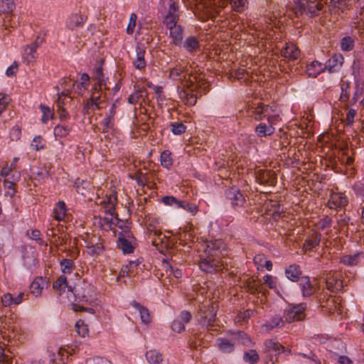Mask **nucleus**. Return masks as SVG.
Wrapping results in <instances>:
<instances>
[{
	"instance_id": "nucleus-4",
	"label": "nucleus",
	"mask_w": 364,
	"mask_h": 364,
	"mask_svg": "<svg viewBox=\"0 0 364 364\" xmlns=\"http://www.w3.org/2000/svg\"><path fill=\"white\" fill-rule=\"evenodd\" d=\"M68 90L58 94V100L55 101L56 111L61 122H65L70 118L68 110L73 107V100L70 96Z\"/></svg>"
},
{
	"instance_id": "nucleus-10",
	"label": "nucleus",
	"mask_w": 364,
	"mask_h": 364,
	"mask_svg": "<svg viewBox=\"0 0 364 364\" xmlns=\"http://www.w3.org/2000/svg\"><path fill=\"white\" fill-rule=\"evenodd\" d=\"M20 178V173L13 164H6L0 173V181H9L16 183Z\"/></svg>"
},
{
	"instance_id": "nucleus-59",
	"label": "nucleus",
	"mask_w": 364,
	"mask_h": 364,
	"mask_svg": "<svg viewBox=\"0 0 364 364\" xmlns=\"http://www.w3.org/2000/svg\"><path fill=\"white\" fill-rule=\"evenodd\" d=\"M354 46V41L349 36L344 37L342 38L341 42V47L343 50H350Z\"/></svg>"
},
{
	"instance_id": "nucleus-14",
	"label": "nucleus",
	"mask_w": 364,
	"mask_h": 364,
	"mask_svg": "<svg viewBox=\"0 0 364 364\" xmlns=\"http://www.w3.org/2000/svg\"><path fill=\"white\" fill-rule=\"evenodd\" d=\"M115 105L113 104L110 109L109 113L107 115L103 120L97 124V129L101 132H108L114 127V117L115 115Z\"/></svg>"
},
{
	"instance_id": "nucleus-37",
	"label": "nucleus",
	"mask_w": 364,
	"mask_h": 364,
	"mask_svg": "<svg viewBox=\"0 0 364 364\" xmlns=\"http://www.w3.org/2000/svg\"><path fill=\"white\" fill-rule=\"evenodd\" d=\"M236 343L232 341V338L229 341L227 338L218 339V346L221 351L225 353H230L233 352L235 349V345Z\"/></svg>"
},
{
	"instance_id": "nucleus-26",
	"label": "nucleus",
	"mask_w": 364,
	"mask_h": 364,
	"mask_svg": "<svg viewBox=\"0 0 364 364\" xmlns=\"http://www.w3.org/2000/svg\"><path fill=\"white\" fill-rule=\"evenodd\" d=\"M299 286L304 296H310L316 291L314 284L311 283L309 277H301L299 279Z\"/></svg>"
},
{
	"instance_id": "nucleus-30",
	"label": "nucleus",
	"mask_w": 364,
	"mask_h": 364,
	"mask_svg": "<svg viewBox=\"0 0 364 364\" xmlns=\"http://www.w3.org/2000/svg\"><path fill=\"white\" fill-rule=\"evenodd\" d=\"M302 274L301 267L297 264H291L285 269L287 278L292 282L299 281Z\"/></svg>"
},
{
	"instance_id": "nucleus-55",
	"label": "nucleus",
	"mask_w": 364,
	"mask_h": 364,
	"mask_svg": "<svg viewBox=\"0 0 364 364\" xmlns=\"http://www.w3.org/2000/svg\"><path fill=\"white\" fill-rule=\"evenodd\" d=\"M75 328L77 334L81 337H85L87 335H88V327L86 324H85L83 321L79 320L77 321L75 323Z\"/></svg>"
},
{
	"instance_id": "nucleus-41",
	"label": "nucleus",
	"mask_w": 364,
	"mask_h": 364,
	"mask_svg": "<svg viewBox=\"0 0 364 364\" xmlns=\"http://www.w3.org/2000/svg\"><path fill=\"white\" fill-rule=\"evenodd\" d=\"M84 23V18L79 14H74L69 17L67 21V26L73 30L77 27L81 26Z\"/></svg>"
},
{
	"instance_id": "nucleus-9",
	"label": "nucleus",
	"mask_w": 364,
	"mask_h": 364,
	"mask_svg": "<svg viewBox=\"0 0 364 364\" xmlns=\"http://www.w3.org/2000/svg\"><path fill=\"white\" fill-rule=\"evenodd\" d=\"M93 293V287L90 284L82 282L75 287V296L80 301H91Z\"/></svg>"
},
{
	"instance_id": "nucleus-52",
	"label": "nucleus",
	"mask_w": 364,
	"mask_h": 364,
	"mask_svg": "<svg viewBox=\"0 0 364 364\" xmlns=\"http://www.w3.org/2000/svg\"><path fill=\"white\" fill-rule=\"evenodd\" d=\"M68 286L67 278L64 275H60L53 283V287L60 294L61 291Z\"/></svg>"
},
{
	"instance_id": "nucleus-19",
	"label": "nucleus",
	"mask_w": 364,
	"mask_h": 364,
	"mask_svg": "<svg viewBox=\"0 0 364 364\" xmlns=\"http://www.w3.org/2000/svg\"><path fill=\"white\" fill-rule=\"evenodd\" d=\"M184 75L192 76L191 74L187 73L186 65H177L174 68H171L169 72V78L173 80L180 81V85H181V82L184 80ZM191 78H193L191 77Z\"/></svg>"
},
{
	"instance_id": "nucleus-34",
	"label": "nucleus",
	"mask_w": 364,
	"mask_h": 364,
	"mask_svg": "<svg viewBox=\"0 0 364 364\" xmlns=\"http://www.w3.org/2000/svg\"><path fill=\"white\" fill-rule=\"evenodd\" d=\"M343 60V58L341 55H333L328 59L324 67L325 68H327L330 73L335 72L338 68L342 66Z\"/></svg>"
},
{
	"instance_id": "nucleus-27",
	"label": "nucleus",
	"mask_w": 364,
	"mask_h": 364,
	"mask_svg": "<svg viewBox=\"0 0 364 364\" xmlns=\"http://www.w3.org/2000/svg\"><path fill=\"white\" fill-rule=\"evenodd\" d=\"M326 288L331 291H338L343 289L342 281L338 274H329L326 281Z\"/></svg>"
},
{
	"instance_id": "nucleus-58",
	"label": "nucleus",
	"mask_w": 364,
	"mask_h": 364,
	"mask_svg": "<svg viewBox=\"0 0 364 364\" xmlns=\"http://www.w3.org/2000/svg\"><path fill=\"white\" fill-rule=\"evenodd\" d=\"M60 267L63 273L70 274L73 270V262L68 259H63L60 262Z\"/></svg>"
},
{
	"instance_id": "nucleus-49",
	"label": "nucleus",
	"mask_w": 364,
	"mask_h": 364,
	"mask_svg": "<svg viewBox=\"0 0 364 364\" xmlns=\"http://www.w3.org/2000/svg\"><path fill=\"white\" fill-rule=\"evenodd\" d=\"M15 9L14 0H0V11L3 13H11Z\"/></svg>"
},
{
	"instance_id": "nucleus-31",
	"label": "nucleus",
	"mask_w": 364,
	"mask_h": 364,
	"mask_svg": "<svg viewBox=\"0 0 364 364\" xmlns=\"http://www.w3.org/2000/svg\"><path fill=\"white\" fill-rule=\"evenodd\" d=\"M89 100L105 107L106 105V94L102 90V87L95 85L92 90Z\"/></svg>"
},
{
	"instance_id": "nucleus-15",
	"label": "nucleus",
	"mask_w": 364,
	"mask_h": 364,
	"mask_svg": "<svg viewBox=\"0 0 364 364\" xmlns=\"http://www.w3.org/2000/svg\"><path fill=\"white\" fill-rule=\"evenodd\" d=\"M48 279L43 277H37L30 285V291L35 296H38L41 294L43 289L48 288Z\"/></svg>"
},
{
	"instance_id": "nucleus-63",
	"label": "nucleus",
	"mask_w": 364,
	"mask_h": 364,
	"mask_svg": "<svg viewBox=\"0 0 364 364\" xmlns=\"http://www.w3.org/2000/svg\"><path fill=\"white\" fill-rule=\"evenodd\" d=\"M4 188V194L6 196H9L12 197L15 193V185L16 183L9 181H3Z\"/></svg>"
},
{
	"instance_id": "nucleus-47",
	"label": "nucleus",
	"mask_w": 364,
	"mask_h": 364,
	"mask_svg": "<svg viewBox=\"0 0 364 364\" xmlns=\"http://www.w3.org/2000/svg\"><path fill=\"white\" fill-rule=\"evenodd\" d=\"M39 108L42 112L41 122L46 123L48 120L52 119L54 117L53 109L44 105H40Z\"/></svg>"
},
{
	"instance_id": "nucleus-24",
	"label": "nucleus",
	"mask_w": 364,
	"mask_h": 364,
	"mask_svg": "<svg viewBox=\"0 0 364 364\" xmlns=\"http://www.w3.org/2000/svg\"><path fill=\"white\" fill-rule=\"evenodd\" d=\"M145 49L139 46L136 48V56L133 59L132 63L136 69L141 70L145 68L146 63L144 58Z\"/></svg>"
},
{
	"instance_id": "nucleus-38",
	"label": "nucleus",
	"mask_w": 364,
	"mask_h": 364,
	"mask_svg": "<svg viewBox=\"0 0 364 364\" xmlns=\"http://www.w3.org/2000/svg\"><path fill=\"white\" fill-rule=\"evenodd\" d=\"M146 92V90L143 87H137L134 92L128 97V102L131 105L137 104L143 99L144 94Z\"/></svg>"
},
{
	"instance_id": "nucleus-7",
	"label": "nucleus",
	"mask_w": 364,
	"mask_h": 364,
	"mask_svg": "<svg viewBox=\"0 0 364 364\" xmlns=\"http://www.w3.org/2000/svg\"><path fill=\"white\" fill-rule=\"evenodd\" d=\"M180 0H161V4L166 15L164 21L169 20H179L180 10H179Z\"/></svg>"
},
{
	"instance_id": "nucleus-56",
	"label": "nucleus",
	"mask_w": 364,
	"mask_h": 364,
	"mask_svg": "<svg viewBox=\"0 0 364 364\" xmlns=\"http://www.w3.org/2000/svg\"><path fill=\"white\" fill-rule=\"evenodd\" d=\"M350 0H331V6L337 8L343 12L345 9L348 8Z\"/></svg>"
},
{
	"instance_id": "nucleus-44",
	"label": "nucleus",
	"mask_w": 364,
	"mask_h": 364,
	"mask_svg": "<svg viewBox=\"0 0 364 364\" xmlns=\"http://www.w3.org/2000/svg\"><path fill=\"white\" fill-rule=\"evenodd\" d=\"M360 256L361 253H357L353 255H345L341 258L340 262L346 265L355 266L358 264Z\"/></svg>"
},
{
	"instance_id": "nucleus-28",
	"label": "nucleus",
	"mask_w": 364,
	"mask_h": 364,
	"mask_svg": "<svg viewBox=\"0 0 364 364\" xmlns=\"http://www.w3.org/2000/svg\"><path fill=\"white\" fill-rule=\"evenodd\" d=\"M130 305L139 311L142 323L148 324L151 321V317L147 308L136 301H132L130 303Z\"/></svg>"
},
{
	"instance_id": "nucleus-35",
	"label": "nucleus",
	"mask_w": 364,
	"mask_h": 364,
	"mask_svg": "<svg viewBox=\"0 0 364 364\" xmlns=\"http://www.w3.org/2000/svg\"><path fill=\"white\" fill-rule=\"evenodd\" d=\"M183 48L188 53L196 52L200 48L199 41L194 36H189L185 40Z\"/></svg>"
},
{
	"instance_id": "nucleus-22",
	"label": "nucleus",
	"mask_w": 364,
	"mask_h": 364,
	"mask_svg": "<svg viewBox=\"0 0 364 364\" xmlns=\"http://www.w3.org/2000/svg\"><path fill=\"white\" fill-rule=\"evenodd\" d=\"M321 234L316 231L312 232L305 240L303 245L304 251H311L318 246L321 241Z\"/></svg>"
},
{
	"instance_id": "nucleus-45",
	"label": "nucleus",
	"mask_w": 364,
	"mask_h": 364,
	"mask_svg": "<svg viewBox=\"0 0 364 364\" xmlns=\"http://www.w3.org/2000/svg\"><path fill=\"white\" fill-rule=\"evenodd\" d=\"M161 164L163 167L169 168L173 164L171 153L168 150H164L161 152L160 156Z\"/></svg>"
},
{
	"instance_id": "nucleus-40",
	"label": "nucleus",
	"mask_w": 364,
	"mask_h": 364,
	"mask_svg": "<svg viewBox=\"0 0 364 364\" xmlns=\"http://www.w3.org/2000/svg\"><path fill=\"white\" fill-rule=\"evenodd\" d=\"M104 108L103 106L100 104L92 102L90 100H87V101L84 103L82 112L84 114H91L94 113L96 110H100Z\"/></svg>"
},
{
	"instance_id": "nucleus-43",
	"label": "nucleus",
	"mask_w": 364,
	"mask_h": 364,
	"mask_svg": "<svg viewBox=\"0 0 364 364\" xmlns=\"http://www.w3.org/2000/svg\"><path fill=\"white\" fill-rule=\"evenodd\" d=\"M255 314V311L252 309H247L242 312H240L235 317V323L242 325L246 323L250 318L252 316Z\"/></svg>"
},
{
	"instance_id": "nucleus-61",
	"label": "nucleus",
	"mask_w": 364,
	"mask_h": 364,
	"mask_svg": "<svg viewBox=\"0 0 364 364\" xmlns=\"http://www.w3.org/2000/svg\"><path fill=\"white\" fill-rule=\"evenodd\" d=\"M171 130L174 134H181L186 130V127L181 122H173L170 124Z\"/></svg>"
},
{
	"instance_id": "nucleus-29",
	"label": "nucleus",
	"mask_w": 364,
	"mask_h": 364,
	"mask_svg": "<svg viewBox=\"0 0 364 364\" xmlns=\"http://www.w3.org/2000/svg\"><path fill=\"white\" fill-rule=\"evenodd\" d=\"M138 262L131 261L129 264L123 265L119 274V277H133L137 274V267Z\"/></svg>"
},
{
	"instance_id": "nucleus-21",
	"label": "nucleus",
	"mask_w": 364,
	"mask_h": 364,
	"mask_svg": "<svg viewBox=\"0 0 364 364\" xmlns=\"http://www.w3.org/2000/svg\"><path fill=\"white\" fill-rule=\"evenodd\" d=\"M278 120H272V122H268V124L264 123H259L255 127V132L259 137H265L267 136H271L274 132V124Z\"/></svg>"
},
{
	"instance_id": "nucleus-1",
	"label": "nucleus",
	"mask_w": 364,
	"mask_h": 364,
	"mask_svg": "<svg viewBox=\"0 0 364 364\" xmlns=\"http://www.w3.org/2000/svg\"><path fill=\"white\" fill-rule=\"evenodd\" d=\"M203 254L200 255L199 268L207 273H217L225 268L223 260L224 242L221 240L206 241L201 244Z\"/></svg>"
},
{
	"instance_id": "nucleus-60",
	"label": "nucleus",
	"mask_w": 364,
	"mask_h": 364,
	"mask_svg": "<svg viewBox=\"0 0 364 364\" xmlns=\"http://www.w3.org/2000/svg\"><path fill=\"white\" fill-rule=\"evenodd\" d=\"M284 325L283 319L279 316L274 317L271 321L264 325L267 330H272L274 328L282 326Z\"/></svg>"
},
{
	"instance_id": "nucleus-6",
	"label": "nucleus",
	"mask_w": 364,
	"mask_h": 364,
	"mask_svg": "<svg viewBox=\"0 0 364 364\" xmlns=\"http://www.w3.org/2000/svg\"><path fill=\"white\" fill-rule=\"evenodd\" d=\"M179 20H169L164 21L166 28L169 31V37L171 38V43L175 46H181L183 38V27L178 24Z\"/></svg>"
},
{
	"instance_id": "nucleus-20",
	"label": "nucleus",
	"mask_w": 364,
	"mask_h": 364,
	"mask_svg": "<svg viewBox=\"0 0 364 364\" xmlns=\"http://www.w3.org/2000/svg\"><path fill=\"white\" fill-rule=\"evenodd\" d=\"M281 54L289 60H295L299 58L301 53L296 45L289 43H286L285 47L282 49Z\"/></svg>"
},
{
	"instance_id": "nucleus-12",
	"label": "nucleus",
	"mask_w": 364,
	"mask_h": 364,
	"mask_svg": "<svg viewBox=\"0 0 364 364\" xmlns=\"http://www.w3.org/2000/svg\"><path fill=\"white\" fill-rule=\"evenodd\" d=\"M348 203V198L343 193L333 192L328 201V205L331 209H338L345 207Z\"/></svg>"
},
{
	"instance_id": "nucleus-33",
	"label": "nucleus",
	"mask_w": 364,
	"mask_h": 364,
	"mask_svg": "<svg viewBox=\"0 0 364 364\" xmlns=\"http://www.w3.org/2000/svg\"><path fill=\"white\" fill-rule=\"evenodd\" d=\"M232 340L235 341L236 344L241 343L245 346H252L254 343L251 338L243 331H237L232 333Z\"/></svg>"
},
{
	"instance_id": "nucleus-51",
	"label": "nucleus",
	"mask_w": 364,
	"mask_h": 364,
	"mask_svg": "<svg viewBox=\"0 0 364 364\" xmlns=\"http://www.w3.org/2000/svg\"><path fill=\"white\" fill-rule=\"evenodd\" d=\"M264 346L266 352H270L272 350L279 351L281 350H283L284 348V346H282L280 343H279L278 342H275L272 339L265 341Z\"/></svg>"
},
{
	"instance_id": "nucleus-53",
	"label": "nucleus",
	"mask_w": 364,
	"mask_h": 364,
	"mask_svg": "<svg viewBox=\"0 0 364 364\" xmlns=\"http://www.w3.org/2000/svg\"><path fill=\"white\" fill-rule=\"evenodd\" d=\"M232 9L237 12H242L247 7V0H230Z\"/></svg>"
},
{
	"instance_id": "nucleus-36",
	"label": "nucleus",
	"mask_w": 364,
	"mask_h": 364,
	"mask_svg": "<svg viewBox=\"0 0 364 364\" xmlns=\"http://www.w3.org/2000/svg\"><path fill=\"white\" fill-rule=\"evenodd\" d=\"M149 238L151 240V243L154 246H158L163 242L162 233L160 230L156 228H147Z\"/></svg>"
},
{
	"instance_id": "nucleus-18",
	"label": "nucleus",
	"mask_w": 364,
	"mask_h": 364,
	"mask_svg": "<svg viewBox=\"0 0 364 364\" xmlns=\"http://www.w3.org/2000/svg\"><path fill=\"white\" fill-rule=\"evenodd\" d=\"M245 288L252 294L263 293L264 291L263 284L255 277H250L246 280Z\"/></svg>"
},
{
	"instance_id": "nucleus-17",
	"label": "nucleus",
	"mask_w": 364,
	"mask_h": 364,
	"mask_svg": "<svg viewBox=\"0 0 364 364\" xmlns=\"http://www.w3.org/2000/svg\"><path fill=\"white\" fill-rule=\"evenodd\" d=\"M102 203L106 213H108L112 216L117 215L115 211V206L117 203V196L116 191H112L109 195H107Z\"/></svg>"
},
{
	"instance_id": "nucleus-50",
	"label": "nucleus",
	"mask_w": 364,
	"mask_h": 364,
	"mask_svg": "<svg viewBox=\"0 0 364 364\" xmlns=\"http://www.w3.org/2000/svg\"><path fill=\"white\" fill-rule=\"evenodd\" d=\"M243 359L250 364H255L259 359V356L255 350H250L244 353Z\"/></svg>"
},
{
	"instance_id": "nucleus-23",
	"label": "nucleus",
	"mask_w": 364,
	"mask_h": 364,
	"mask_svg": "<svg viewBox=\"0 0 364 364\" xmlns=\"http://www.w3.org/2000/svg\"><path fill=\"white\" fill-rule=\"evenodd\" d=\"M228 198L235 208L242 207L245 203V198L241 192L237 189L231 188L228 192Z\"/></svg>"
},
{
	"instance_id": "nucleus-5",
	"label": "nucleus",
	"mask_w": 364,
	"mask_h": 364,
	"mask_svg": "<svg viewBox=\"0 0 364 364\" xmlns=\"http://www.w3.org/2000/svg\"><path fill=\"white\" fill-rule=\"evenodd\" d=\"M252 115L257 121H260L264 118H267L268 122L272 120H279V116L276 113L273 107L268 105H264L262 102H259L257 105L254 104L251 107Z\"/></svg>"
},
{
	"instance_id": "nucleus-3",
	"label": "nucleus",
	"mask_w": 364,
	"mask_h": 364,
	"mask_svg": "<svg viewBox=\"0 0 364 364\" xmlns=\"http://www.w3.org/2000/svg\"><path fill=\"white\" fill-rule=\"evenodd\" d=\"M197 10L201 11L208 18H215L220 15L223 8L228 4L227 0H195Z\"/></svg>"
},
{
	"instance_id": "nucleus-48",
	"label": "nucleus",
	"mask_w": 364,
	"mask_h": 364,
	"mask_svg": "<svg viewBox=\"0 0 364 364\" xmlns=\"http://www.w3.org/2000/svg\"><path fill=\"white\" fill-rule=\"evenodd\" d=\"M117 246L124 253H131L134 250V247L131 242L124 237H119Z\"/></svg>"
},
{
	"instance_id": "nucleus-46",
	"label": "nucleus",
	"mask_w": 364,
	"mask_h": 364,
	"mask_svg": "<svg viewBox=\"0 0 364 364\" xmlns=\"http://www.w3.org/2000/svg\"><path fill=\"white\" fill-rule=\"evenodd\" d=\"M146 358L150 364H156L162 361V355L155 350H151L146 353Z\"/></svg>"
},
{
	"instance_id": "nucleus-57",
	"label": "nucleus",
	"mask_w": 364,
	"mask_h": 364,
	"mask_svg": "<svg viewBox=\"0 0 364 364\" xmlns=\"http://www.w3.org/2000/svg\"><path fill=\"white\" fill-rule=\"evenodd\" d=\"M5 345L0 343V364H10L11 356L6 352Z\"/></svg>"
},
{
	"instance_id": "nucleus-25",
	"label": "nucleus",
	"mask_w": 364,
	"mask_h": 364,
	"mask_svg": "<svg viewBox=\"0 0 364 364\" xmlns=\"http://www.w3.org/2000/svg\"><path fill=\"white\" fill-rule=\"evenodd\" d=\"M86 247L88 250V253L91 255H99L104 250V247L100 239L97 238L96 237H92L87 242Z\"/></svg>"
},
{
	"instance_id": "nucleus-2",
	"label": "nucleus",
	"mask_w": 364,
	"mask_h": 364,
	"mask_svg": "<svg viewBox=\"0 0 364 364\" xmlns=\"http://www.w3.org/2000/svg\"><path fill=\"white\" fill-rule=\"evenodd\" d=\"M195 77L184 75L181 85H178L179 97L182 102L188 106L196 105L198 99V85L194 81Z\"/></svg>"
},
{
	"instance_id": "nucleus-64",
	"label": "nucleus",
	"mask_w": 364,
	"mask_h": 364,
	"mask_svg": "<svg viewBox=\"0 0 364 364\" xmlns=\"http://www.w3.org/2000/svg\"><path fill=\"white\" fill-rule=\"evenodd\" d=\"M349 85L347 82H343L341 85V93L340 100L341 102H347L350 97Z\"/></svg>"
},
{
	"instance_id": "nucleus-16",
	"label": "nucleus",
	"mask_w": 364,
	"mask_h": 364,
	"mask_svg": "<svg viewBox=\"0 0 364 364\" xmlns=\"http://www.w3.org/2000/svg\"><path fill=\"white\" fill-rule=\"evenodd\" d=\"M200 316L203 323L208 326H212L216 317V307L214 304L204 306V309H200Z\"/></svg>"
},
{
	"instance_id": "nucleus-8",
	"label": "nucleus",
	"mask_w": 364,
	"mask_h": 364,
	"mask_svg": "<svg viewBox=\"0 0 364 364\" xmlns=\"http://www.w3.org/2000/svg\"><path fill=\"white\" fill-rule=\"evenodd\" d=\"M306 306L304 304H300L294 306L289 307L284 312V318L287 323L302 321L306 317Z\"/></svg>"
},
{
	"instance_id": "nucleus-39",
	"label": "nucleus",
	"mask_w": 364,
	"mask_h": 364,
	"mask_svg": "<svg viewBox=\"0 0 364 364\" xmlns=\"http://www.w3.org/2000/svg\"><path fill=\"white\" fill-rule=\"evenodd\" d=\"M67 208L63 201H59L56 203L53 210L54 218L56 220L61 221L65 218Z\"/></svg>"
},
{
	"instance_id": "nucleus-13",
	"label": "nucleus",
	"mask_w": 364,
	"mask_h": 364,
	"mask_svg": "<svg viewBox=\"0 0 364 364\" xmlns=\"http://www.w3.org/2000/svg\"><path fill=\"white\" fill-rule=\"evenodd\" d=\"M38 44L36 42H33L24 48L23 53L22 55L23 63H25L27 65H30L33 64L36 62L38 58Z\"/></svg>"
},
{
	"instance_id": "nucleus-42",
	"label": "nucleus",
	"mask_w": 364,
	"mask_h": 364,
	"mask_svg": "<svg viewBox=\"0 0 364 364\" xmlns=\"http://www.w3.org/2000/svg\"><path fill=\"white\" fill-rule=\"evenodd\" d=\"M72 127L65 124H58L54 127L53 134L55 137L64 138L68 136Z\"/></svg>"
},
{
	"instance_id": "nucleus-62",
	"label": "nucleus",
	"mask_w": 364,
	"mask_h": 364,
	"mask_svg": "<svg viewBox=\"0 0 364 364\" xmlns=\"http://www.w3.org/2000/svg\"><path fill=\"white\" fill-rule=\"evenodd\" d=\"M27 235L30 239L36 240L39 245H43L44 242L41 237V233L38 230L34 229L27 231Z\"/></svg>"
},
{
	"instance_id": "nucleus-32",
	"label": "nucleus",
	"mask_w": 364,
	"mask_h": 364,
	"mask_svg": "<svg viewBox=\"0 0 364 364\" xmlns=\"http://www.w3.org/2000/svg\"><path fill=\"white\" fill-rule=\"evenodd\" d=\"M325 67L318 61H313L306 65V73L311 77H316L321 73L324 71Z\"/></svg>"
},
{
	"instance_id": "nucleus-11",
	"label": "nucleus",
	"mask_w": 364,
	"mask_h": 364,
	"mask_svg": "<svg viewBox=\"0 0 364 364\" xmlns=\"http://www.w3.org/2000/svg\"><path fill=\"white\" fill-rule=\"evenodd\" d=\"M257 181L267 186H274L277 183L276 174L269 170H259L256 173Z\"/></svg>"
},
{
	"instance_id": "nucleus-54",
	"label": "nucleus",
	"mask_w": 364,
	"mask_h": 364,
	"mask_svg": "<svg viewBox=\"0 0 364 364\" xmlns=\"http://www.w3.org/2000/svg\"><path fill=\"white\" fill-rule=\"evenodd\" d=\"M309 0H296L295 1L296 4V14H306L307 11V7L309 6Z\"/></svg>"
}]
</instances>
